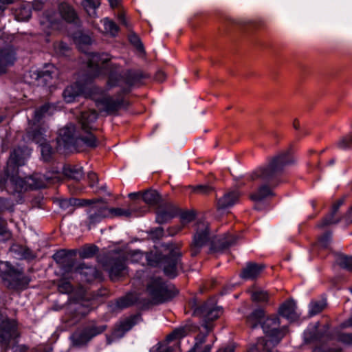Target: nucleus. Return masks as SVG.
<instances>
[{"label":"nucleus","instance_id":"60","mask_svg":"<svg viewBox=\"0 0 352 352\" xmlns=\"http://www.w3.org/2000/svg\"><path fill=\"white\" fill-rule=\"evenodd\" d=\"M185 335V331L184 329H177L173 331L170 335L168 336L167 339L172 340L177 338L183 337Z\"/></svg>","mask_w":352,"mask_h":352},{"label":"nucleus","instance_id":"63","mask_svg":"<svg viewBox=\"0 0 352 352\" xmlns=\"http://www.w3.org/2000/svg\"><path fill=\"white\" fill-rule=\"evenodd\" d=\"M12 265L9 262H3L0 261V275H5L6 276V271L8 270L10 267Z\"/></svg>","mask_w":352,"mask_h":352},{"label":"nucleus","instance_id":"50","mask_svg":"<svg viewBox=\"0 0 352 352\" xmlns=\"http://www.w3.org/2000/svg\"><path fill=\"white\" fill-rule=\"evenodd\" d=\"M61 102H53L50 101H46L41 106L38 107H36V110H52V109H62L63 108V106L60 105Z\"/></svg>","mask_w":352,"mask_h":352},{"label":"nucleus","instance_id":"8","mask_svg":"<svg viewBox=\"0 0 352 352\" xmlns=\"http://www.w3.org/2000/svg\"><path fill=\"white\" fill-rule=\"evenodd\" d=\"M210 239L209 225L206 222H198L195 226V233L190 245L192 256H196Z\"/></svg>","mask_w":352,"mask_h":352},{"label":"nucleus","instance_id":"9","mask_svg":"<svg viewBox=\"0 0 352 352\" xmlns=\"http://www.w3.org/2000/svg\"><path fill=\"white\" fill-rule=\"evenodd\" d=\"M222 312V308L217 306L214 300L206 302L194 311L195 315L204 318V322L202 326L207 332H210L212 328V326L208 322L217 319Z\"/></svg>","mask_w":352,"mask_h":352},{"label":"nucleus","instance_id":"36","mask_svg":"<svg viewBox=\"0 0 352 352\" xmlns=\"http://www.w3.org/2000/svg\"><path fill=\"white\" fill-rule=\"evenodd\" d=\"M10 252L14 254L18 258L33 259L35 257L30 248L19 244L12 245Z\"/></svg>","mask_w":352,"mask_h":352},{"label":"nucleus","instance_id":"59","mask_svg":"<svg viewBox=\"0 0 352 352\" xmlns=\"http://www.w3.org/2000/svg\"><path fill=\"white\" fill-rule=\"evenodd\" d=\"M312 352H342L339 348H327L326 346L322 344L316 346Z\"/></svg>","mask_w":352,"mask_h":352},{"label":"nucleus","instance_id":"46","mask_svg":"<svg viewBox=\"0 0 352 352\" xmlns=\"http://www.w3.org/2000/svg\"><path fill=\"white\" fill-rule=\"evenodd\" d=\"M109 217H130L133 210L129 208H109Z\"/></svg>","mask_w":352,"mask_h":352},{"label":"nucleus","instance_id":"26","mask_svg":"<svg viewBox=\"0 0 352 352\" xmlns=\"http://www.w3.org/2000/svg\"><path fill=\"white\" fill-rule=\"evenodd\" d=\"M296 305L293 300H289L283 302L278 309L280 316L294 321L298 318L299 316L296 311Z\"/></svg>","mask_w":352,"mask_h":352},{"label":"nucleus","instance_id":"44","mask_svg":"<svg viewBox=\"0 0 352 352\" xmlns=\"http://www.w3.org/2000/svg\"><path fill=\"white\" fill-rule=\"evenodd\" d=\"M104 25V32L107 34L115 36L119 31V27L111 20L105 18L101 21Z\"/></svg>","mask_w":352,"mask_h":352},{"label":"nucleus","instance_id":"6","mask_svg":"<svg viewBox=\"0 0 352 352\" xmlns=\"http://www.w3.org/2000/svg\"><path fill=\"white\" fill-rule=\"evenodd\" d=\"M4 281L8 289L21 291L28 288L31 278L24 274L23 268L12 265L6 271Z\"/></svg>","mask_w":352,"mask_h":352},{"label":"nucleus","instance_id":"41","mask_svg":"<svg viewBox=\"0 0 352 352\" xmlns=\"http://www.w3.org/2000/svg\"><path fill=\"white\" fill-rule=\"evenodd\" d=\"M15 18L19 21H27L31 17V10L30 6L24 4L20 5V6L14 10Z\"/></svg>","mask_w":352,"mask_h":352},{"label":"nucleus","instance_id":"23","mask_svg":"<svg viewBox=\"0 0 352 352\" xmlns=\"http://www.w3.org/2000/svg\"><path fill=\"white\" fill-rule=\"evenodd\" d=\"M265 268V265L263 263L249 262L242 270L240 276L243 279L254 280L260 276Z\"/></svg>","mask_w":352,"mask_h":352},{"label":"nucleus","instance_id":"37","mask_svg":"<svg viewBox=\"0 0 352 352\" xmlns=\"http://www.w3.org/2000/svg\"><path fill=\"white\" fill-rule=\"evenodd\" d=\"M64 175L74 181H80L83 177L82 168L78 166L68 165L63 168Z\"/></svg>","mask_w":352,"mask_h":352},{"label":"nucleus","instance_id":"54","mask_svg":"<svg viewBox=\"0 0 352 352\" xmlns=\"http://www.w3.org/2000/svg\"><path fill=\"white\" fill-rule=\"evenodd\" d=\"M100 4V2L98 0H82V5L87 12H88L89 9L95 10L99 7Z\"/></svg>","mask_w":352,"mask_h":352},{"label":"nucleus","instance_id":"51","mask_svg":"<svg viewBox=\"0 0 352 352\" xmlns=\"http://www.w3.org/2000/svg\"><path fill=\"white\" fill-rule=\"evenodd\" d=\"M337 146L341 149L349 148L352 146V134L342 138L337 142Z\"/></svg>","mask_w":352,"mask_h":352},{"label":"nucleus","instance_id":"64","mask_svg":"<svg viewBox=\"0 0 352 352\" xmlns=\"http://www.w3.org/2000/svg\"><path fill=\"white\" fill-rule=\"evenodd\" d=\"M12 349L13 352H27L29 347L24 344H14Z\"/></svg>","mask_w":352,"mask_h":352},{"label":"nucleus","instance_id":"40","mask_svg":"<svg viewBox=\"0 0 352 352\" xmlns=\"http://www.w3.org/2000/svg\"><path fill=\"white\" fill-rule=\"evenodd\" d=\"M337 214V212H333V210H331V212L317 224V227L323 228L330 225L338 223L342 217H338Z\"/></svg>","mask_w":352,"mask_h":352},{"label":"nucleus","instance_id":"7","mask_svg":"<svg viewBox=\"0 0 352 352\" xmlns=\"http://www.w3.org/2000/svg\"><path fill=\"white\" fill-rule=\"evenodd\" d=\"M279 318L276 316H270L265 319L264 318L261 327L264 333L270 338L264 344V349L267 350V344L269 342H272L273 344H278L286 334V328L284 327L279 329Z\"/></svg>","mask_w":352,"mask_h":352},{"label":"nucleus","instance_id":"16","mask_svg":"<svg viewBox=\"0 0 352 352\" xmlns=\"http://www.w3.org/2000/svg\"><path fill=\"white\" fill-rule=\"evenodd\" d=\"M78 125L84 136L95 135L93 131L98 129L96 122L98 118L97 111H79L76 116Z\"/></svg>","mask_w":352,"mask_h":352},{"label":"nucleus","instance_id":"12","mask_svg":"<svg viewBox=\"0 0 352 352\" xmlns=\"http://www.w3.org/2000/svg\"><path fill=\"white\" fill-rule=\"evenodd\" d=\"M94 100L98 108H104L106 110H118L129 107V102L121 94L110 96L102 91L99 96H94Z\"/></svg>","mask_w":352,"mask_h":352},{"label":"nucleus","instance_id":"30","mask_svg":"<svg viewBox=\"0 0 352 352\" xmlns=\"http://www.w3.org/2000/svg\"><path fill=\"white\" fill-rule=\"evenodd\" d=\"M15 54L10 48L0 49V74L5 73L8 66L13 65Z\"/></svg>","mask_w":352,"mask_h":352},{"label":"nucleus","instance_id":"22","mask_svg":"<svg viewBox=\"0 0 352 352\" xmlns=\"http://www.w3.org/2000/svg\"><path fill=\"white\" fill-rule=\"evenodd\" d=\"M238 239L236 235L227 233L218 240L212 242L210 250L213 252H220L226 250L235 245Z\"/></svg>","mask_w":352,"mask_h":352},{"label":"nucleus","instance_id":"61","mask_svg":"<svg viewBox=\"0 0 352 352\" xmlns=\"http://www.w3.org/2000/svg\"><path fill=\"white\" fill-rule=\"evenodd\" d=\"M194 190L196 192L206 195L210 193L212 190V189L211 187L208 186L200 185L195 187Z\"/></svg>","mask_w":352,"mask_h":352},{"label":"nucleus","instance_id":"27","mask_svg":"<svg viewBox=\"0 0 352 352\" xmlns=\"http://www.w3.org/2000/svg\"><path fill=\"white\" fill-rule=\"evenodd\" d=\"M328 329L319 330L316 328L313 331L305 333V342L306 343L324 342L330 338L327 332Z\"/></svg>","mask_w":352,"mask_h":352},{"label":"nucleus","instance_id":"18","mask_svg":"<svg viewBox=\"0 0 352 352\" xmlns=\"http://www.w3.org/2000/svg\"><path fill=\"white\" fill-rule=\"evenodd\" d=\"M110 60L111 57L109 54L92 53L89 56L88 67L93 71L95 76L99 75L103 73V69L109 66Z\"/></svg>","mask_w":352,"mask_h":352},{"label":"nucleus","instance_id":"19","mask_svg":"<svg viewBox=\"0 0 352 352\" xmlns=\"http://www.w3.org/2000/svg\"><path fill=\"white\" fill-rule=\"evenodd\" d=\"M27 178L30 189H37L44 188L46 186V181L59 182L60 180V173H53V175H43L39 173H34Z\"/></svg>","mask_w":352,"mask_h":352},{"label":"nucleus","instance_id":"25","mask_svg":"<svg viewBox=\"0 0 352 352\" xmlns=\"http://www.w3.org/2000/svg\"><path fill=\"white\" fill-rule=\"evenodd\" d=\"M241 193L236 190L228 191L218 200V208L223 209L231 207L239 201Z\"/></svg>","mask_w":352,"mask_h":352},{"label":"nucleus","instance_id":"58","mask_svg":"<svg viewBox=\"0 0 352 352\" xmlns=\"http://www.w3.org/2000/svg\"><path fill=\"white\" fill-rule=\"evenodd\" d=\"M130 42L136 47L137 49H138L140 51L143 50V45L141 43L139 37L134 33H131L129 36Z\"/></svg>","mask_w":352,"mask_h":352},{"label":"nucleus","instance_id":"32","mask_svg":"<svg viewBox=\"0 0 352 352\" xmlns=\"http://www.w3.org/2000/svg\"><path fill=\"white\" fill-rule=\"evenodd\" d=\"M60 14L63 20L67 23H76L78 18L75 10L69 4L63 3L58 8Z\"/></svg>","mask_w":352,"mask_h":352},{"label":"nucleus","instance_id":"11","mask_svg":"<svg viewBox=\"0 0 352 352\" xmlns=\"http://www.w3.org/2000/svg\"><path fill=\"white\" fill-rule=\"evenodd\" d=\"M20 336L15 320L6 319L0 322V346L4 350H8L12 342Z\"/></svg>","mask_w":352,"mask_h":352},{"label":"nucleus","instance_id":"35","mask_svg":"<svg viewBox=\"0 0 352 352\" xmlns=\"http://www.w3.org/2000/svg\"><path fill=\"white\" fill-rule=\"evenodd\" d=\"M82 92V87L79 83L72 85L64 90L63 96L64 100L67 103L75 101L76 98Z\"/></svg>","mask_w":352,"mask_h":352},{"label":"nucleus","instance_id":"43","mask_svg":"<svg viewBox=\"0 0 352 352\" xmlns=\"http://www.w3.org/2000/svg\"><path fill=\"white\" fill-rule=\"evenodd\" d=\"M336 263L342 269L352 272V256L339 254L336 260Z\"/></svg>","mask_w":352,"mask_h":352},{"label":"nucleus","instance_id":"56","mask_svg":"<svg viewBox=\"0 0 352 352\" xmlns=\"http://www.w3.org/2000/svg\"><path fill=\"white\" fill-rule=\"evenodd\" d=\"M195 218V214L192 211H184L180 214L181 222L185 225L191 222Z\"/></svg>","mask_w":352,"mask_h":352},{"label":"nucleus","instance_id":"31","mask_svg":"<svg viewBox=\"0 0 352 352\" xmlns=\"http://www.w3.org/2000/svg\"><path fill=\"white\" fill-rule=\"evenodd\" d=\"M138 300V297L135 294H128L126 296L121 297L111 302V306H113V310L123 309L134 305Z\"/></svg>","mask_w":352,"mask_h":352},{"label":"nucleus","instance_id":"34","mask_svg":"<svg viewBox=\"0 0 352 352\" xmlns=\"http://www.w3.org/2000/svg\"><path fill=\"white\" fill-rule=\"evenodd\" d=\"M56 74V69L54 66L45 71L38 72L36 80L38 85L48 86L52 84L54 76Z\"/></svg>","mask_w":352,"mask_h":352},{"label":"nucleus","instance_id":"47","mask_svg":"<svg viewBox=\"0 0 352 352\" xmlns=\"http://www.w3.org/2000/svg\"><path fill=\"white\" fill-rule=\"evenodd\" d=\"M55 15L56 14L54 12L46 13L44 15L43 19L41 21V24L46 27L56 26L58 19L55 17Z\"/></svg>","mask_w":352,"mask_h":352},{"label":"nucleus","instance_id":"28","mask_svg":"<svg viewBox=\"0 0 352 352\" xmlns=\"http://www.w3.org/2000/svg\"><path fill=\"white\" fill-rule=\"evenodd\" d=\"M19 173H6L8 179L10 180V184L13 188V192H21L25 191L29 188L27 178L23 179L18 175Z\"/></svg>","mask_w":352,"mask_h":352},{"label":"nucleus","instance_id":"45","mask_svg":"<svg viewBox=\"0 0 352 352\" xmlns=\"http://www.w3.org/2000/svg\"><path fill=\"white\" fill-rule=\"evenodd\" d=\"M98 252V248L96 245H86L80 250L79 256L82 258H89L93 257Z\"/></svg>","mask_w":352,"mask_h":352},{"label":"nucleus","instance_id":"3","mask_svg":"<svg viewBox=\"0 0 352 352\" xmlns=\"http://www.w3.org/2000/svg\"><path fill=\"white\" fill-rule=\"evenodd\" d=\"M294 162L293 157L288 152L282 153L272 158L267 164L253 171L250 175V179L269 182L280 175L284 168Z\"/></svg>","mask_w":352,"mask_h":352},{"label":"nucleus","instance_id":"53","mask_svg":"<svg viewBox=\"0 0 352 352\" xmlns=\"http://www.w3.org/2000/svg\"><path fill=\"white\" fill-rule=\"evenodd\" d=\"M0 235L6 239H9L12 237V233L8 228L6 221L1 217H0Z\"/></svg>","mask_w":352,"mask_h":352},{"label":"nucleus","instance_id":"10","mask_svg":"<svg viewBox=\"0 0 352 352\" xmlns=\"http://www.w3.org/2000/svg\"><path fill=\"white\" fill-rule=\"evenodd\" d=\"M106 329V326L89 324L76 330L72 336L71 340L75 346L87 344L94 337L102 333Z\"/></svg>","mask_w":352,"mask_h":352},{"label":"nucleus","instance_id":"33","mask_svg":"<svg viewBox=\"0 0 352 352\" xmlns=\"http://www.w3.org/2000/svg\"><path fill=\"white\" fill-rule=\"evenodd\" d=\"M264 318V310L263 309H256L246 317L245 322L250 328L254 329L256 328L259 324L262 325Z\"/></svg>","mask_w":352,"mask_h":352},{"label":"nucleus","instance_id":"55","mask_svg":"<svg viewBox=\"0 0 352 352\" xmlns=\"http://www.w3.org/2000/svg\"><path fill=\"white\" fill-rule=\"evenodd\" d=\"M331 232H327L319 238L318 243L323 248H327L331 239Z\"/></svg>","mask_w":352,"mask_h":352},{"label":"nucleus","instance_id":"57","mask_svg":"<svg viewBox=\"0 0 352 352\" xmlns=\"http://www.w3.org/2000/svg\"><path fill=\"white\" fill-rule=\"evenodd\" d=\"M337 340L345 344L352 345V333H341L337 336Z\"/></svg>","mask_w":352,"mask_h":352},{"label":"nucleus","instance_id":"39","mask_svg":"<svg viewBox=\"0 0 352 352\" xmlns=\"http://www.w3.org/2000/svg\"><path fill=\"white\" fill-rule=\"evenodd\" d=\"M251 295V300L255 302H265L269 299L267 292L252 287L248 289Z\"/></svg>","mask_w":352,"mask_h":352},{"label":"nucleus","instance_id":"17","mask_svg":"<svg viewBox=\"0 0 352 352\" xmlns=\"http://www.w3.org/2000/svg\"><path fill=\"white\" fill-rule=\"evenodd\" d=\"M89 229L91 226L99 223L102 219L109 217V211L107 203L102 199H100L99 203L91 206L87 210Z\"/></svg>","mask_w":352,"mask_h":352},{"label":"nucleus","instance_id":"4","mask_svg":"<svg viewBox=\"0 0 352 352\" xmlns=\"http://www.w3.org/2000/svg\"><path fill=\"white\" fill-rule=\"evenodd\" d=\"M182 254L177 248L171 249L166 255L158 253H146V258L148 265L162 268L164 273L169 278H175L177 275L178 269L181 267Z\"/></svg>","mask_w":352,"mask_h":352},{"label":"nucleus","instance_id":"42","mask_svg":"<svg viewBox=\"0 0 352 352\" xmlns=\"http://www.w3.org/2000/svg\"><path fill=\"white\" fill-rule=\"evenodd\" d=\"M140 317L133 316L122 321L117 329L116 333L121 331L122 333L131 329L138 322Z\"/></svg>","mask_w":352,"mask_h":352},{"label":"nucleus","instance_id":"24","mask_svg":"<svg viewBox=\"0 0 352 352\" xmlns=\"http://www.w3.org/2000/svg\"><path fill=\"white\" fill-rule=\"evenodd\" d=\"M71 252H67L65 250L58 251L54 255V258L57 262L61 264L62 267L65 272H70L74 267V259L69 257Z\"/></svg>","mask_w":352,"mask_h":352},{"label":"nucleus","instance_id":"13","mask_svg":"<svg viewBox=\"0 0 352 352\" xmlns=\"http://www.w3.org/2000/svg\"><path fill=\"white\" fill-rule=\"evenodd\" d=\"M43 116V111H34L31 117H28L30 126L27 131V138L41 145L45 143L40 124Z\"/></svg>","mask_w":352,"mask_h":352},{"label":"nucleus","instance_id":"52","mask_svg":"<svg viewBox=\"0 0 352 352\" xmlns=\"http://www.w3.org/2000/svg\"><path fill=\"white\" fill-rule=\"evenodd\" d=\"M54 48L57 54L62 56L66 55L69 50V46L62 41L55 43Z\"/></svg>","mask_w":352,"mask_h":352},{"label":"nucleus","instance_id":"5","mask_svg":"<svg viewBox=\"0 0 352 352\" xmlns=\"http://www.w3.org/2000/svg\"><path fill=\"white\" fill-rule=\"evenodd\" d=\"M146 293L153 304L168 301L178 293L174 287L168 286L160 277L151 278L146 285Z\"/></svg>","mask_w":352,"mask_h":352},{"label":"nucleus","instance_id":"20","mask_svg":"<svg viewBox=\"0 0 352 352\" xmlns=\"http://www.w3.org/2000/svg\"><path fill=\"white\" fill-rule=\"evenodd\" d=\"M274 196V193L267 185L261 186L256 191L250 195V199L255 203L254 209L261 210L266 206L263 202L268 197Z\"/></svg>","mask_w":352,"mask_h":352},{"label":"nucleus","instance_id":"1","mask_svg":"<svg viewBox=\"0 0 352 352\" xmlns=\"http://www.w3.org/2000/svg\"><path fill=\"white\" fill-rule=\"evenodd\" d=\"M57 142L60 147L80 152L87 148L94 149L99 144L96 135L84 136L78 124L67 123L58 131Z\"/></svg>","mask_w":352,"mask_h":352},{"label":"nucleus","instance_id":"48","mask_svg":"<svg viewBox=\"0 0 352 352\" xmlns=\"http://www.w3.org/2000/svg\"><path fill=\"white\" fill-rule=\"evenodd\" d=\"M326 306L327 303L323 300L312 302L310 305V315L314 316L319 314L326 307Z\"/></svg>","mask_w":352,"mask_h":352},{"label":"nucleus","instance_id":"38","mask_svg":"<svg viewBox=\"0 0 352 352\" xmlns=\"http://www.w3.org/2000/svg\"><path fill=\"white\" fill-rule=\"evenodd\" d=\"M144 201L151 206H155L161 202L162 198L158 192L155 190L149 189L142 195Z\"/></svg>","mask_w":352,"mask_h":352},{"label":"nucleus","instance_id":"15","mask_svg":"<svg viewBox=\"0 0 352 352\" xmlns=\"http://www.w3.org/2000/svg\"><path fill=\"white\" fill-rule=\"evenodd\" d=\"M148 76L141 71H128L124 74V78L120 79L116 74H111L109 80L108 85L109 87L122 85L121 82H124L128 87L138 86L142 83V80L146 78Z\"/></svg>","mask_w":352,"mask_h":352},{"label":"nucleus","instance_id":"21","mask_svg":"<svg viewBox=\"0 0 352 352\" xmlns=\"http://www.w3.org/2000/svg\"><path fill=\"white\" fill-rule=\"evenodd\" d=\"M179 212V208L170 202L164 204L159 207L157 210L156 221L160 224L166 223L175 217Z\"/></svg>","mask_w":352,"mask_h":352},{"label":"nucleus","instance_id":"14","mask_svg":"<svg viewBox=\"0 0 352 352\" xmlns=\"http://www.w3.org/2000/svg\"><path fill=\"white\" fill-rule=\"evenodd\" d=\"M30 153L26 148L20 147L14 148L7 161L5 173H19V168L24 166Z\"/></svg>","mask_w":352,"mask_h":352},{"label":"nucleus","instance_id":"2","mask_svg":"<svg viewBox=\"0 0 352 352\" xmlns=\"http://www.w3.org/2000/svg\"><path fill=\"white\" fill-rule=\"evenodd\" d=\"M143 257L144 254L140 250H115L109 253L104 266L111 279L114 280L126 274L127 261L138 263Z\"/></svg>","mask_w":352,"mask_h":352},{"label":"nucleus","instance_id":"49","mask_svg":"<svg viewBox=\"0 0 352 352\" xmlns=\"http://www.w3.org/2000/svg\"><path fill=\"white\" fill-rule=\"evenodd\" d=\"M58 289L60 293L70 294L73 291V286L69 281L60 279L58 283Z\"/></svg>","mask_w":352,"mask_h":352},{"label":"nucleus","instance_id":"62","mask_svg":"<svg viewBox=\"0 0 352 352\" xmlns=\"http://www.w3.org/2000/svg\"><path fill=\"white\" fill-rule=\"evenodd\" d=\"M209 332L206 331V333H199V335H197V336L196 337V343L193 346V347H195V349L199 345L202 344L203 343H204L206 342V338L207 334Z\"/></svg>","mask_w":352,"mask_h":352},{"label":"nucleus","instance_id":"29","mask_svg":"<svg viewBox=\"0 0 352 352\" xmlns=\"http://www.w3.org/2000/svg\"><path fill=\"white\" fill-rule=\"evenodd\" d=\"M75 272L79 273L82 279L87 282H91L99 276V272L96 267L87 265L85 263L80 264L75 268Z\"/></svg>","mask_w":352,"mask_h":352}]
</instances>
